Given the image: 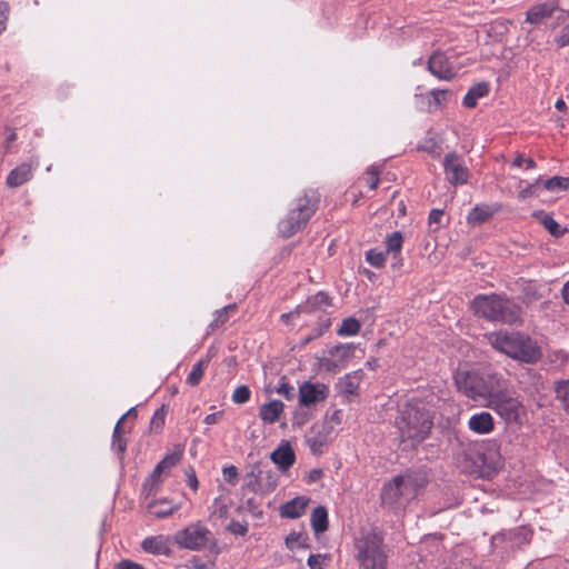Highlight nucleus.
I'll use <instances>...</instances> for the list:
<instances>
[{
    "mask_svg": "<svg viewBox=\"0 0 569 569\" xmlns=\"http://www.w3.org/2000/svg\"><path fill=\"white\" fill-rule=\"evenodd\" d=\"M522 377L527 376L528 378H531L533 380V387L537 390L538 386L540 383V377H538L532 370H527L525 373L521 375Z\"/></svg>",
    "mask_w": 569,
    "mask_h": 569,
    "instance_id": "nucleus-60",
    "label": "nucleus"
},
{
    "mask_svg": "<svg viewBox=\"0 0 569 569\" xmlns=\"http://www.w3.org/2000/svg\"><path fill=\"white\" fill-rule=\"evenodd\" d=\"M310 219V217H303L302 212L290 209L287 216L281 219L278 224L279 233L283 238H290L303 229Z\"/></svg>",
    "mask_w": 569,
    "mask_h": 569,
    "instance_id": "nucleus-11",
    "label": "nucleus"
},
{
    "mask_svg": "<svg viewBox=\"0 0 569 569\" xmlns=\"http://www.w3.org/2000/svg\"><path fill=\"white\" fill-rule=\"evenodd\" d=\"M181 459V453L172 452L168 453L160 463L164 467L166 470H170L172 467L177 466Z\"/></svg>",
    "mask_w": 569,
    "mask_h": 569,
    "instance_id": "nucleus-46",
    "label": "nucleus"
},
{
    "mask_svg": "<svg viewBox=\"0 0 569 569\" xmlns=\"http://www.w3.org/2000/svg\"><path fill=\"white\" fill-rule=\"evenodd\" d=\"M307 443L312 453H322L323 448L328 443V437L326 433L318 432L315 436L308 437Z\"/></svg>",
    "mask_w": 569,
    "mask_h": 569,
    "instance_id": "nucleus-35",
    "label": "nucleus"
},
{
    "mask_svg": "<svg viewBox=\"0 0 569 569\" xmlns=\"http://www.w3.org/2000/svg\"><path fill=\"white\" fill-rule=\"evenodd\" d=\"M9 13V4L7 2H0V33L6 28V22L8 20Z\"/></svg>",
    "mask_w": 569,
    "mask_h": 569,
    "instance_id": "nucleus-51",
    "label": "nucleus"
},
{
    "mask_svg": "<svg viewBox=\"0 0 569 569\" xmlns=\"http://www.w3.org/2000/svg\"><path fill=\"white\" fill-rule=\"evenodd\" d=\"M250 395L251 392L247 386H239L232 393V401L236 403H246L249 401Z\"/></svg>",
    "mask_w": 569,
    "mask_h": 569,
    "instance_id": "nucleus-43",
    "label": "nucleus"
},
{
    "mask_svg": "<svg viewBox=\"0 0 569 569\" xmlns=\"http://www.w3.org/2000/svg\"><path fill=\"white\" fill-rule=\"evenodd\" d=\"M558 24L562 26L559 33L555 37V43L559 48L569 46V10L561 11L557 17Z\"/></svg>",
    "mask_w": 569,
    "mask_h": 569,
    "instance_id": "nucleus-24",
    "label": "nucleus"
},
{
    "mask_svg": "<svg viewBox=\"0 0 569 569\" xmlns=\"http://www.w3.org/2000/svg\"><path fill=\"white\" fill-rule=\"evenodd\" d=\"M500 378L497 375H480L476 371L458 370L456 386L462 395L480 402H487Z\"/></svg>",
    "mask_w": 569,
    "mask_h": 569,
    "instance_id": "nucleus-6",
    "label": "nucleus"
},
{
    "mask_svg": "<svg viewBox=\"0 0 569 569\" xmlns=\"http://www.w3.org/2000/svg\"><path fill=\"white\" fill-rule=\"evenodd\" d=\"M315 301L318 305H330V298L325 292L317 293L316 297H315Z\"/></svg>",
    "mask_w": 569,
    "mask_h": 569,
    "instance_id": "nucleus-58",
    "label": "nucleus"
},
{
    "mask_svg": "<svg viewBox=\"0 0 569 569\" xmlns=\"http://www.w3.org/2000/svg\"><path fill=\"white\" fill-rule=\"evenodd\" d=\"M34 166L29 162H23L12 169L7 176L6 183L10 188H18L28 182L33 176Z\"/></svg>",
    "mask_w": 569,
    "mask_h": 569,
    "instance_id": "nucleus-16",
    "label": "nucleus"
},
{
    "mask_svg": "<svg viewBox=\"0 0 569 569\" xmlns=\"http://www.w3.org/2000/svg\"><path fill=\"white\" fill-rule=\"evenodd\" d=\"M208 365L209 359H200L199 361H197L187 377V383H189L190 386L199 385Z\"/></svg>",
    "mask_w": 569,
    "mask_h": 569,
    "instance_id": "nucleus-30",
    "label": "nucleus"
},
{
    "mask_svg": "<svg viewBox=\"0 0 569 569\" xmlns=\"http://www.w3.org/2000/svg\"><path fill=\"white\" fill-rule=\"evenodd\" d=\"M476 315L489 321L513 325L520 319L521 309L510 298L500 295H478L472 300Z\"/></svg>",
    "mask_w": 569,
    "mask_h": 569,
    "instance_id": "nucleus-3",
    "label": "nucleus"
},
{
    "mask_svg": "<svg viewBox=\"0 0 569 569\" xmlns=\"http://www.w3.org/2000/svg\"><path fill=\"white\" fill-rule=\"evenodd\" d=\"M228 530L236 536H246L248 532V525L232 520L228 526Z\"/></svg>",
    "mask_w": 569,
    "mask_h": 569,
    "instance_id": "nucleus-48",
    "label": "nucleus"
},
{
    "mask_svg": "<svg viewBox=\"0 0 569 569\" xmlns=\"http://www.w3.org/2000/svg\"><path fill=\"white\" fill-rule=\"evenodd\" d=\"M223 478L229 483H234L238 478V469L234 466L223 468Z\"/></svg>",
    "mask_w": 569,
    "mask_h": 569,
    "instance_id": "nucleus-50",
    "label": "nucleus"
},
{
    "mask_svg": "<svg viewBox=\"0 0 569 569\" xmlns=\"http://www.w3.org/2000/svg\"><path fill=\"white\" fill-rule=\"evenodd\" d=\"M430 100L428 101L429 110L442 107L450 94L449 90L433 89L429 92Z\"/></svg>",
    "mask_w": 569,
    "mask_h": 569,
    "instance_id": "nucleus-34",
    "label": "nucleus"
},
{
    "mask_svg": "<svg viewBox=\"0 0 569 569\" xmlns=\"http://www.w3.org/2000/svg\"><path fill=\"white\" fill-rule=\"evenodd\" d=\"M181 507L180 502H173L167 498H161L154 501H151L147 510L150 515L156 518H167L171 516L174 511L179 510Z\"/></svg>",
    "mask_w": 569,
    "mask_h": 569,
    "instance_id": "nucleus-21",
    "label": "nucleus"
},
{
    "mask_svg": "<svg viewBox=\"0 0 569 569\" xmlns=\"http://www.w3.org/2000/svg\"><path fill=\"white\" fill-rule=\"evenodd\" d=\"M489 92V86L487 82H479L471 87L467 94L463 98V106L466 108H475L477 106V101L480 98H483Z\"/></svg>",
    "mask_w": 569,
    "mask_h": 569,
    "instance_id": "nucleus-23",
    "label": "nucleus"
},
{
    "mask_svg": "<svg viewBox=\"0 0 569 569\" xmlns=\"http://www.w3.org/2000/svg\"><path fill=\"white\" fill-rule=\"evenodd\" d=\"M320 203V193L316 189H306L297 197L291 209L302 212L303 217H312Z\"/></svg>",
    "mask_w": 569,
    "mask_h": 569,
    "instance_id": "nucleus-13",
    "label": "nucleus"
},
{
    "mask_svg": "<svg viewBox=\"0 0 569 569\" xmlns=\"http://www.w3.org/2000/svg\"><path fill=\"white\" fill-rule=\"evenodd\" d=\"M433 421L425 406L408 402L401 411L398 428L402 440L421 443L430 433Z\"/></svg>",
    "mask_w": 569,
    "mask_h": 569,
    "instance_id": "nucleus-4",
    "label": "nucleus"
},
{
    "mask_svg": "<svg viewBox=\"0 0 569 569\" xmlns=\"http://www.w3.org/2000/svg\"><path fill=\"white\" fill-rule=\"evenodd\" d=\"M543 188L551 192H558L569 189V178L565 177H552L541 182Z\"/></svg>",
    "mask_w": 569,
    "mask_h": 569,
    "instance_id": "nucleus-33",
    "label": "nucleus"
},
{
    "mask_svg": "<svg viewBox=\"0 0 569 569\" xmlns=\"http://www.w3.org/2000/svg\"><path fill=\"white\" fill-rule=\"evenodd\" d=\"M164 416H166V413H164L163 408L158 409L151 418L150 429L151 430L161 429L162 426L164 425Z\"/></svg>",
    "mask_w": 569,
    "mask_h": 569,
    "instance_id": "nucleus-45",
    "label": "nucleus"
},
{
    "mask_svg": "<svg viewBox=\"0 0 569 569\" xmlns=\"http://www.w3.org/2000/svg\"><path fill=\"white\" fill-rule=\"evenodd\" d=\"M166 471L164 467L159 462L151 473V479L153 482L161 481V475Z\"/></svg>",
    "mask_w": 569,
    "mask_h": 569,
    "instance_id": "nucleus-55",
    "label": "nucleus"
},
{
    "mask_svg": "<svg viewBox=\"0 0 569 569\" xmlns=\"http://www.w3.org/2000/svg\"><path fill=\"white\" fill-rule=\"evenodd\" d=\"M142 548L144 551L160 555L166 552V543L162 537H149L142 541Z\"/></svg>",
    "mask_w": 569,
    "mask_h": 569,
    "instance_id": "nucleus-32",
    "label": "nucleus"
},
{
    "mask_svg": "<svg viewBox=\"0 0 569 569\" xmlns=\"http://www.w3.org/2000/svg\"><path fill=\"white\" fill-rule=\"evenodd\" d=\"M557 7L553 2H543L532 6L526 14V22L531 24H539L543 20L553 16Z\"/></svg>",
    "mask_w": 569,
    "mask_h": 569,
    "instance_id": "nucleus-18",
    "label": "nucleus"
},
{
    "mask_svg": "<svg viewBox=\"0 0 569 569\" xmlns=\"http://www.w3.org/2000/svg\"><path fill=\"white\" fill-rule=\"evenodd\" d=\"M356 559L360 569H386L383 537L376 530L361 531L355 539Z\"/></svg>",
    "mask_w": 569,
    "mask_h": 569,
    "instance_id": "nucleus-5",
    "label": "nucleus"
},
{
    "mask_svg": "<svg viewBox=\"0 0 569 569\" xmlns=\"http://www.w3.org/2000/svg\"><path fill=\"white\" fill-rule=\"evenodd\" d=\"M310 499L303 496L296 497L280 507V516L288 519L300 518L309 503Z\"/></svg>",
    "mask_w": 569,
    "mask_h": 569,
    "instance_id": "nucleus-19",
    "label": "nucleus"
},
{
    "mask_svg": "<svg viewBox=\"0 0 569 569\" xmlns=\"http://www.w3.org/2000/svg\"><path fill=\"white\" fill-rule=\"evenodd\" d=\"M311 527L316 533H322L328 529V511L319 506L311 513Z\"/></svg>",
    "mask_w": 569,
    "mask_h": 569,
    "instance_id": "nucleus-25",
    "label": "nucleus"
},
{
    "mask_svg": "<svg viewBox=\"0 0 569 569\" xmlns=\"http://www.w3.org/2000/svg\"><path fill=\"white\" fill-rule=\"evenodd\" d=\"M428 70L440 80H451L455 72L449 63L448 58L442 52H435L428 59Z\"/></svg>",
    "mask_w": 569,
    "mask_h": 569,
    "instance_id": "nucleus-14",
    "label": "nucleus"
},
{
    "mask_svg": "<svg viewBox=\"0 0 569 569\" xmlns=\"http://www.w3.org/2000/svg\"><path fill=\"white\" fill-rule=\"evenodd\" d=\"M486 407L495 410L506 421L512 422L518 420L521 403L500 379L487 400Z\"/></svg>",
    "mask_w": 569,
    "mask_h": 569,
    "instance_id": "nucleus-7",
    "label": "nucleus"
},
{
    "mask_svg": "<svg viewBox=\"0 0 569 569\" xmlns=\"http://www.w3.org/2000/svg\"><path fill=\"white\" fill-rule=\"evenodd\" d=\"M419 148L433 156H438L440 153V146L435 137L425 138Z\"/></svg>",
    "mask_w": 569,
    "mask_h": 569,
    "instance_id": "nucleus-42",
    "label": "nucleus"
},
{
    "mask_svg": "<svg viewBox=\"0 0 569 569\" xmlns=\"http://www.w3.org/2000/svg\"><path fill=\"white\" fill-rule=\"evenodd\" d=\"M353 346L350 343H340L330 349L329 353L332 358H325L322 366L328 371H336L346 366L349 358L353 355Z\"/></svg>",
    "mask_w": 569,
    "mask_h": 569,
    "instance_id": "nucleus-12",
    "label": "nucleus"
},
{
    "mask_svg": "<svg viewBox=\"0 0 569 569\" xmlns=\"http://www.w3.org/2000/svg\"><path fill=\"white\" fill-rule=\"evenodd\" d=\"M173 540L179 548L200 551L212 543L213 536L204 525H202L200 521H197L177 531L174 533Z\"/></svg>",
    "mask_w": 569,
    "mask_h": 569,
    "instance_id": "nucleus-8",
    "label": "nucleus"
},
{
    "mask_svg": "<svg viewBox=\"0 0 569 569\" xmlns=\"http://www.w3.org/2000/svg\"><path fill=\"white\" fill-rule=\"evenodd\" d=\"M367 262L375 268H382L386 262V253L376 249L366 252Z\"/></svg>",
    "mask_w": 569,
    "mask_h": 569,
    "instance_id": "nucleus-37",
    "label": "nucleus"
},
{
    "mask_svg": "<svg viewBox=\"0 0 569 569\" xmlns=\"http://www.w3.org/2000/svg\"><path fill=\"white\" fill-rule=\"evenodd\" d=\"M426 485V477L418 472L396 476L391 481L383 485L380 496L381 505L389 510H402L410 501L416 499Z\"/></svg>",
    "mask_w": 569,
    "mask_h": 569,
    "instance_id": "nucleus-2",
    "label": "nucleus"
},
{
    "mask_svg": "<svg viewBox=\"0 0 569 569\" xmlns=\"http://www.w3.org/2000/svg\"><path fill=\"white\" fill-rule=\"evenodd\" d=\"M186 476H187V483L188 486L192 489V490H197L198 489V486H199V482H198V479H197V476H196V472L192 468H189L187 471H186Z\"/></svg>",
    "mask_w": 569,
    "mask_h": 569,
    "instance_id": "nucleus-52",
    "label": "nucleus"
},
{
    "mask_svg": "<svg viewBox=\"0 0 569 569\" xmlns=\"http://www.w3.org/2000/svg\"><path fill=\"white\" fill-rule=\"evenodd\" d=\"M556 393L565 410L569 412V380L559 382L556 387Z\"/></svg>",
    "mask_w": 569,
    "mask_h": 569,
    "instance_id": "nucleus-39",
    "label": "nucleus"
},
{
    "mask_svg": "<svg viewBox=\"0 0 569 569\" xmlns=\"http://www.w3.org/2000/svg\"><path fill=\"white\" fill-rule=\"evenodd\" d=\"M122 433L121 421H118L113 429L111 447L117 451L121 459L127 450V439Z\"/></svg>",
    "mask_w": 569,
    "mask_h": 569,
    "instance_id": "nucleus-27",
    "label": "nucleus"
},
{
    "mask_svg": "<svg viewBox=\"0 0 569 569\" xmlns=\"http://www.w3.org/2000/svg\"><path fill=\"white\" fill-rule=\"evenodd\" d=\"M329 388L323 383L303 382L299 387V405L311 407L327 399Z\"/></svg>",
    "mask_w": 569,
    "mask_h": 569,
    "instance_id": "nucleus-10",
    "label": "nucleus"
},
{
    "mask_svg": "<svg viewBox=\"0 0 569 569\" xmlns=\"http://www.w3.org/2000/svg\"><path fill=\"white\" fill-rule=\"evenodd\" d=\"M556 361H560L561 363H566L569 360V355L562 350L555 352Z\"/></svg>",
    "mask_w": 569,
    "mask_h": 569,
    "instance_id": "nucleus-61",
    "label": "nucleus"
},
{
    "mask_svg": "<svg viewBox=\"0 0 569 569\" xmlns=\"http://www.w3.org/2000/svg\"><path fill=\"white\" fill-rule=\"evenodd\" d=\"M542 182L541 179H537L533 183H529L526 188L521 189L518 193V198L520 200H526L531 197H538V189L540 183Z\"/></svg>",
    "mask_w": 569,
    "mask_h": 569,
    "instance_id": "nucleus-41",
    "label": "nucleus"
},
{
    "mask_svg": "<svg viewBox=\"0 0 569 569\" xmlns=\"http://www.w3.org/2000/svg\"><path fill=\"white\" fill-rule=\"evenodd\" d=\"M540 222L556 238L566 232V229L561 228L550 214H543Z\"/></svg>",
    "mask_w": 569,
    "mask_h": 569,
    "instance_id": "nucleus-36",
    "label": "nucleus"
},
{
    "mask_svg": "<svg viewBox=\"0 0 569 569\" xmlns=\"http://www.w3.org/2000/svg\"><path fill=\"white\" fill-rule=\"evenodd\" d=\"M330 325V319L323 320L321 323H319L316 328L312 329L310 335L303 338V343H309L313 339L321 337L329 329Z\"/></svg>",
    "mask_w": 569,
    "mask_h": 569,
    "instance_id": "nucleus-40",
    "label": "nucleus"
},
{
    "mask_svg": "<svg viewBox=\"0 0 569 569\" xmlns=\"http://www.w3.org/2000/svg\"><path fill=\"white\" fill-rule=\"evenodd\" d=\"M221 417H222V412L221 411L210 413V415L206 416L204 423H207V425H216V423L219 422Z\"/></svg>",
    "mask_w": 569,
    "mask_h": 569,
    "instance_id": "nucleus-56",
    "label": "nucleus"
},
{
    "mask_svg": "<svg viewBox=\"0 0 569 569\" xmlns=\"http://www.w3.org/2000/svg\"><path fill=\"white\" fill-rule=\"evenodd\" d=\"M442 217H443V210L432 209L430 211L429 218H428L429 226L432 227L433 224H437V227H435L432 229V231H437L439 229V224L441 222Z\"/></svg>",
    "mask_w": 569,
    "mask_h": 569,
    "instance_id": "nucleus-49",
    "label": "nucleus"
},
{
    "mask_svg": "<svg viewBox=\"0 0 569 569\" xmlns=\"http://www.w3.org/2000/svg\"><path fill=\"white\" fill-rule=\"evenodd\" d=\"M276 391L283 396L287 400H292L295 398V388L286 380L284 377L280 379Z\"/></svg>",
    "mask_w": 569,
    "mask_h": 569,
    "instance_id": "nucleus-44",
    "label": "nucleus"
},
{
    "mask_svg": "<svg viewBox=\"0 0 569 569\" xmlns=\"http://www.w3.org/2000/svg\"><path fill=\"white\" fill-rule=\"evenodd\" d=\"M556 393L565 410L569 412V380L559 382L556 387Z\"/></svg>",
    "mask_w": 569,
    "mask_h": 569,
    "instance_id": "nucleus-38",
    "label": "nucleus"
},
{
    "mask_svg": "<svg viewBox=\"0 0 569 569\" xmlns=\"http://www.w3.org/2000/svg\"><path fill=\"white\" fill-rule=\"evenodd\" d=\"M283 403L280 400H272L260 407L259 416L266 423H274L283 411Z\"/></svg>",
    "mask_w": 569,
    "mask_h": 569,
    "instance_id": "nucleus-22",
    "label": "nucleus"
},
{
    "mask_svg": "<svg viewBox=\"0 0 569 569\" xmlns=\"http://www.w3.org/2000/svg\"><path fill=\"white\" fill-rule=\"evenodd\" d=\"M518 535L522 536L523 541H529L531 539V532L526 528H519Z\"/></svg>",
    "mask_w": 569,
    "mask_h": 569,
    "instance_id": "nucleus-63",
    "label": "nucleus"
},
{
    "mask_svg": "<svg viewBox=\"0 0 569 569\" xmlns=\"http://www.w3.org/2000/svg\"><path fill=\"white\" fill-rule=\"evenodd\" d=\"M361 329L360 322L352 317L342 320L337 333L341 337H351L358 335Z\"/></svg>",
    "mask_w": 569,
    "mask_h": 569,
    "instance_id": "nucleus-31",
    "label": "nucleus"
},
{
    "mask_svg": "<svg viewBox=\"0 0 569 569\" xmlns=\"http://www.w3.org/2000/svg\"><path fill=\"white\" fill-rule=\"evenodd\" d=\"M562 297L565 302L569 305V281L562 288Z\"/></svg>",
    "mask_w": 569,
    "mask_h": 569,
    "instance_id": "nucleus-64",
    "label": "nucleus"
},
{
    "mask_svg": "<svg viewBox=\"0 0 569 569\" xmlns=\"http://www.w3.org/2000/svg\"><path fill=\"white\" fill-rule=\"evenodd\" d=\"M443 169L446 179L451 186H461L468 182L469 170L463 159L456 152L448 153L445 157Z\"/></svg>",
    "mask_w": 569,
    "mask_h": 569,
    "instance_id": "nucleus-9",
    "label": "nucleus"
},
{
    "mask_svg": "<svg viewBox=\"0 0 569 569\" xmlns=\"http://www.w3.org/2000/svg\"><path fill=\"white\" fill-rule=\"evenodd\" d=\"M367 183L370 190H376L379 184V170L376 167H371L367 171Z\"/></svg>",
    "mask_w": 569,
    "mask_h": 569,
    "instance_id": "nucleus-47",
    "label": "nucleus"
},
{
    "mask_svg": "<svg viewBox=\"0 0 569 569\" xmlns=\"http://www.w3.org/2000/svg\"><path fill=\"white\" fill-rule=\"evenodd\" d=\"M117 569H144L140 563L131 560H122L117 565Z\"/></svg>",
    "mask_w": 569,
    "mask_h": 569,
    "instance_id": "nucleus-54",
    "label": "nucleus"
},
{
    "mask_svg": "<svg viewBox=\"0 0 569 569\" xmlns=\"http://www.w3.org/2000/svg\"><path fill=\"white\" fill-rule=\"evenodd\" d=\"M468 428L477 435L490 433L495 428L493 418L487 411L475 413L469 418Z\"/></svg>",
    "mask_w": 569,
    "mask_h": 569,
    "instance_id": "nucleus-17",
    "label": "nucleus"
},
{
    "mask_svg": "<svg viewBox=\"0 0 569 569\" xmlns=\"http://www.w3.org/2000/svg\"><path fill=\"white\" fill-rule=\"evenodd\" d=\"M236 310H237L236 303L228 305V306L217 310L213 315L214 318H213L212 322L209 325L208 329L210 331H214V330L221 328L226 322H228L230 315L236 312Z\"/></svg>",
    "mask_w": 569,
    "mask_h": 569,
    "instance_id": "nucleus-26",
    "label": "nucleus"
},
{
    "mask_svg": "<svg viewBox=\"0 0 569 569\" xmlns=\"http://www.w3.org/2000/svg\"><path fill=\"white\" fill-rule=\"evenodd\" d=\"M363 377V372L361 370H357L350 373H347L342 379V386L345 392L349 395H355L359 388L360 381Z\"/></svg>",
    "mask_w": 569,
    "mask_h": 569,
    "instance_id": "nucleus-28",
    "label": "nucleus"
},
{
    "mask_svg": "<svg viewBox=\"0 0 569 569\" xmlns=\"http://www.w3.org/2000/svg\"><path fill=\"white\" fill-rule=\"evenodd\" d=\"M127 418H137V409L134 407L130 408L118 421H121V425Z\"/></svg>",
    "mask_w": 569,
    "mask_h": 569,
    "instance_id": "nucleus-62",
    "label": "nucleus"
},
{
    "mask_svg": "<svg viewBox=\"0 0 569 569\" xmlns=\"http://www.w3.org/2000/svg\"><path fill=\"white\" fill-rule=\"evenodd\" d=\"M500 208L501 207L498 203L477 204L475 208L471 209L467 217L468 223L472 226L481 224L488 221L490 218H492L493 214L500 210Z\"/></svg>",
    "mask_w": 569,
    "mask_h": 569,
    "instance_id": "nucleus-20",
    "label": "nucleus"
},
{
    "mask_svg": "<svg viewBox=\"0 0 569 569\" xmlns=\"http://www.w3.org/2000/svg\"><path fill=\"white\" fill-rule=\"evenodd\" d=\"M403 238L401 232L395 231L386 238V252L392 253L395 259H398L401 248H402Z\"/></svg>",
    "mask_w": 569,
    "mask_h": 569,
    "instance_id": "nucleus-29",
    "label": "nucleus"
},
{
    "mask_svg": "<svg viewBox=\"0 0 569 569\" xmlns=\"http://www.w3.org/2000/svg\"><path fill=\"white\" fill-rule=\"evenodd\" d=\"M270 459L279 470L287 471L296 461V455L289 442L281 443L270 455Z\"/></svg>",
    "mask_w": 569,
    "mask_h": 569,
    "instance_id": "nucleus-15",
    "label": "nucleus"
},
{
    "mask_svg": "<svg viewBox=\"0 0 569 569\" xmlns=\"http://www.w3.org/2000/svg\"><path fill=\"white\" fill-rule=\"evenodd\" d=\"M17 140V133L14 130H10V132L8 133L7 136V139H6V144H4V148H6V151L8 152L11 148V144Z\"/></svg>",
    "mask_w": 569,
    "mask_h": 569,
    "instance_id": "nucleus-59",
    "label": "nucleus"
},
{
    "mask_svg": "<svg viewBox=\"0 0 569 569\" xmlns=\"http://www.w3.org/2000/svg\"><path fill=\"white\" fill-rule=\"evenodd\" d=\"M323 476V472L321 469H312L309 471V475H308V482H317L318 480L321 479V477Z\"/></svg>",
    "mask_w": 569,
    "mask_h": 569,
    "instance_id": "nucleus-57",
    "label": "nucleus"
},
{
    "mask_svg": "<svg viewBox=\"0 0 569 569\" xmlns=\"http://www.w3.org/2000/svg\"><path fill=\"white\" fill-rule=\"evenodd\" d=\"M323 557L321 555H310L308 558V566L310 569H322Z\"/></svg>",
    "mask_w": 569,
    "mask_h": 569,
    "instance_id": "nucleus-53",
    "label": "nucleus"
},
{
    "mask_svg": "<svg viewBox=\"0 0 569 569\" xmlns=\"http://www.w3.org/2000/svg\"><path fill=\"white\" fill-rule=\"evenodd\" d=\"M483 340L496 351L522 363H537L542 357L538 342L520 331L498 330L483 335Z\"/></svg>",
    "mask_w": 569,
    "mask_h": 569,
    "instance_id": "nucleus-1",
    "label": "nucleus"
}]
</instances>
